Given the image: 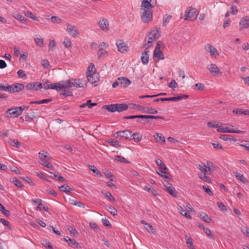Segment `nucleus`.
<instances>
[{
  "label": "nucleus",
  "instance_id": "423d86ee",
  "mask_svg": "<svg viewBox=\"0 0 249 249\" xmlns=\"http://www.w3.org/2000/svg\"><path fill=\"white\" fill-rule=\"evenodd\" d=\"M116 45L118 51L122 53H125L128 52L129 47L122 40L119 39L116 41Z\"/></svg>",
  "mask_w": 249,
  "mask_h": 249
},
{
  "label": "nucleus",
  "instance_id": "4468645a",
  "mask_svg": "<svg viewBox=\"0 0 249 249\" xmlns=\"http://www.w3.org/2000/svg\"><path fill=\"white\" fill-rule=\"evenodd\" d=\"M67 31L70 35L72 36L73 37H75L79 34L78 30L76 26L70 24H67Z\"/></svg>",
  "mask_w": 249,
  "mask_h": 249
},
{
  "label": "nucleus",
  "instance_id": "13d9d810",
  "mask_svg": "<svg viewBox=\"0 0 249 249\" xmlns=\"http://www.w3.org/2000/svg\"><path fill=\"white\" fill-rule=\"evenodd\" d=\"M195 89L199 91H203L205 88L204 85L202 83H196L195 85Z\"/></svg>",
  "mask_w": 249,
  "mask_h": 249
},
{
  "label": "nucleus",
  "instance_id": "4be33fe9",
  "mask_svg": "<svg viewBox=\"0 0 249 249\" xmlns=\"http://www.w3.org/2000/svg\"><path fill=\"white\" fill-rule=\"evenodd\" d=\"M64 240L68 243L69 245L72 248H77L78 244L73 239L66 236L64 238Z\"/></svg>",
  "mask_w": 249,
  "mask_h": 249
},
{
  "label": "nucleus",
  "instance_id": "4d7b16f0",
  "mask_svg": "<svg viewBox=\"0 0 249 249\" xmlns=\"http://www.w3.org/2000/svg\"><path fill=\"white\" fill-rule=\"evenodd\" d=\"M108 210L112 215L115 216L117 215V211L114 207L111 206H109Z\"/></svg>",
  "mask_w": 249,
  "mask_h": 249
},
{
  "label": "nucleus",
  "instance_id": "a19ab883",
  "mask_svg": "<svg viewBox=\"0 0 249 249\" xmlns=\"http://www.w3.org/2000/svg\"><path fill=\"white\" fill-rule=\"evenodd\" d=\"M0 211L6 216L8 217L10 214V212L0 203Z\"/></svg>",
  "mask_w": 249,
  "mask_h": 249
},
{
  "label": "nucleus",
  "instance_id": "9d476101",
  "mask_svg": "<svg viewBox=\"0 0 249 249\" xmlns=\"http://www.w3.org/2000/svg\"><path fill=\"white\" fill-rule=\"evenodd\" d=\"M9 92L15 93L22 91L25 88V86L21 83H16L10 85Z\"/></svg>",
  "mask_w": 249,
  "mask_h": 249
},
{
  "label": "nucleus",
  "instance_id": "0e129e2a",
  "mask_svg": "<svg viewBox=\"0 0 249 249\" xmlns=\"http://www.w3.org/2000/svg\"><path fill=\"white\" fill-rule=\"evenodd\" d=\"M64 46L66 48H69L71 47V43L70 39L66 38L63 42Z\"/></svg>",
  "mask_w": 249,
  "mask_h": 249
},
{
  "label": "nucleus",
  "instance_id": "412c9836",
  "mask_svg": "<svg viewBox=\"0 0 249 249\" xmlns=\"http://www.w3.org/2000/svg\"><path fill=\"white\" fill-rule=\"evenodd\" d=\"M149 52L148 51H145L144 52L142 53L141 59L143 65H146L149 62Z\"/></svg>",
  "mask_w": 249,
  "mask_h": 249
},
{
  "label": "nucleus",
  "instance_id": "5fc2aeb1",
  "mask_svg": "<svg viewBox=\"0 0 249 249\" xmlns=\"http://www.w3.org/2000/svg\"><path fill=\"white\" fill-rule=\"evenodd\" d=\"M174 97V102H177L179 100H181L182 99H186L188 97V95L186 94H181L180 95L178 96L177 97Z\"/></svg>",
  "mask_w": 249,
  "mask_h": 249
},
{
  "label": "nucleus",
  "instance_id": "6ab92c4d",
  "mask_svg": "<svg viewBox=\"0 0 249 249\" xmlns=\"http://www.w3.org/2000/svg\"><path fill=\"white\" fill-rule=\"evenodd\" d=\"M118 80L119 81L121 87L123 88H126L131 83V81L126 77H119Z\"/></svg>",
  "mask_w": 249,
  "mask_h": 249
},
{
  "label": "nucleus",
  "instance_id": "c9c22d12",
  "mask_svg": "<svg viewBox=\"0 0 249 249\" xmlns=\"http://www.w3.org/2000/svg\"><path fill=\"white\" fill-rule=\"evenodd\" d=\"M155 162L157 165L160 167V169H163V170H167V168L166 167L165 164L161 161V160H156Z\"/></svg>",
  "mask_w": 249,
  "mask_h": 249
},
{
  "label": "nucleus",
  "instance_id": "0eeeda50",
  "mask_svg": "<svg viewBox=\"0 0 249 249\" xmlns=\"http://www.w3.org/2000/svg\"><path fill=\"white\" fill-rule=\"evenodd\" d=\"M56 84V90L60 91L63 89H69L71 87V79L55 83Z\"/></svg>",
  "mask_w": 249,
  "mask_h": 249
},
{
  "label": "nucleus",
  "instance_id": "6e6552de",
  "mask_svg": "<svg viewBox=\"0 0 249 249\" xmlns=\"http://www.w3.org/2000/svg\"><path fill=\"white\" fill-rule=\"evenodd\" d=\"M207 68L213 76H216L222 74V71L215 64L208 65Z\"/></svg>",
  "mask_w": 249,
  "mask_h": 249
},
{
  "label": "nucleus",
  "instance_id": "7c9ffc66",
  "mask_svg": "<svg viewBox=\"0 0 249 249\" xmlns=\"http://www.w3.org/2000/svg\"><path fill=\"white\" fill-rule=\"evenodd\" d=\"M59 189L61 192L66 193H69L72 191V189L67 184L59 186Z\"/></svg>",
  "mask_w": 249,
  "mask_h": 249
},
{
  "label": "nucleus",
  "instance_id": "7ed1b4c3",
  "mask_svg": "<svg viewBox=\"0 0 249 249\" xmlns=\"http://www.w3.org/2000/svg\"><path fill=\"white\" fill-rule=\"evenodd\" d=\"M227 124H219L218 125L217 131L218 132L221 133H233L237 134H245L246 131L242 130H236L232 129H231L230 127L226 126Z\"/></svg>",
  "mask_w": 249,
  "mask_h": 249
},
{
  "label": "nucleus",
  "instance_id": "20e7f679",
  "mask_svg": "<svg viewBox=\"0 0 249 249\" xmlns=\"http://www.w3.org/2000/svg\"><path fill=\"white\" fill-rule=\"evenodd\" d=\"M198 12L196 8H189L185 13L184 19L186 20H194L196 18Z\"/></svg>",
  "mask_w": 249,
  "mask_h": 249
},
{
  "label": "nucleus",
  "instance_id": "f257e3e1",
  "mask_svg": "<svg viewBox=\"0 0 249 249\" xmlns=\"http://www.w3.org/2000/svg\"><path fill=\"white\" fill-rule=\"evenodd\" d=\"M154 6L146 0H142L141 5V18L142 21L144 23H148L153 18V11Z\"/></svg>",
  "mask_w": 249,
  "mask_h": 249
},
{
  "label": "nucleus",
  "instance_id": "69168bd1",
  "mask_svg": "<svg viewBox=\"0 0 249 249\" xmlns=\"http://www.w3.org/2000/svg\"><path fill=\"white\" fill-rule=\"evenodd\" d=\"M18 76L20 78H27V75L22 70H19L17 72Z\"/></svg>",
  "mask_w": 249,
  "mask_h": 249
},
{
  "label": "nucleus",
  "instance_id": "1a4fd4ad",
  "mask_svg": "<svg viewBox=\"0 0 249 249\" xmlns=\"http://www.w3.org/2000/svg\"><path fill=\"white\" fill-rule=\"evenodd\" d=\"M129 105L136 107L137 108H139L141 110H142L144 113H150L152 114H155L158 113L157 110L152 107H143L142 106L136 105L135 104H130Z\"/></svg>",
  "mask_w": 249,
  "mask_h": 249
},
{
  "label": "nucleus",
  "instance_id": "ddd939ff",
  "mask_svg": "<svg viewBox=\"0 0 249 249\" xmlns=\"http://www.w3.org/2000/svg\"><path fill=\"white\" fill-rule=\"evenodd\" d=\"M205 49L207 52L210 53L212 57H216V56L219 55L217 49L210 44H207L205 46Z\"/></svg>",
  "mask_w": 249,
  "mask_h": 249
},
{
  "label": "nucleus",
  "instance_id": "e2e57ef3",
  "mask_svg": "<svg viewBox=\"0 0 249 249\" xmlns=\"http://www.w3.org/2000/svg\"><path fill=\"white\" fill-rule=\"evenodd\" d=\"M0 221L1 223H2L5 226H6V229H11V227L9 225V222L5 220V219L4 218H0Z\"/></svg>",
  "mask_w": 249,
  "mask_h": 249
},
{
  "label": "nucleus",
  "instance_id": "8fccbe9b",
  "mask_svg": "<svg viewBox=\"0 0 249 249\" xmlns=\"http://www.w3.org/2000/svg\"><path fill=\"white\" fill-rule=\"evenodd\" d=\"M95 66L93 64L91 63L90 65L88 68V71L87 72V75L92 74V73H95L93 71H94Z\"/></svg>",
  "mask_w": 249,
  "mask_h": 249
},
{
  "label": "nucleus",
  "instance_id": "c756f323",
  "mask_svg": "<svg viewBox=\"0 0 249 249\" xmlns=\"http://www.w3.org/2000/svg\"><path fill=\"white\" fill-rule=\"evenodd\" d=\"M10 181L14 183L16 186L19 188H22L23 186V185L21 181L17 179L16 178H10Z\"/></svg>",
  "mask_w": 249,
  "mask_h": 249
},
{
  "label": "nucleus",
  "instance_id": "473e14b6",
  "mask_svg": "<svg viewBox=\"0 0 249 249\" xmlns=\"http://www.w3.org/2000/svg\"><path fill=\"white\" fill-rule=\"evenodd\" d=\"M132 136V140H134L135 142H139L142 139V136L139 133H131Z\"/></svg>",
  "mask_w": 249,
  "mask_h": 249
},
{
  "label": "nucleus",
  "instance_id": "f8f14e48",
  "mask_svg": "<svg viewBox=\"0 0 249 249\" xmlns=\"http://www.w3.org/2000/svg\"><path fill=\"white\" fill-rule=\"evenodd\" d=\"M38 116L37 114V109L33 110L31 109L30 112H28L24 117V119L26 121L31 122L34 119L36 118Z\"/></svg>",
  "mask_w": 249,
  "mask_h": 249
},
{
  "label": "nucleus",
  "instance_id": "680f3d73",
  "mask_svg": "<svg viewBox=\"0 0 249 249\" xmlns=\"http://www.w3.org/2000/svg\"><path fill=\"white\" fill-rule=\"evenodd\" d=\"M145 190H146L148 192L151 193L154 196H157L158 195L157 190H155L154 188H149L148 187H145Z\"/></svg>",
  "mask_w": 249,
  "mask_h": 249
},
{
  "label": "nucleus",
  "instance_id": "37998d69",
  "mask_svg": "<svg viewBox=\"0 0 249 249\" xmlns=\"http://www.w3.org/2000/svg\"><path fill=\"white\" fill-rule=\"evenodd\" d=\"M89 226L90 228L94 230V232H99L101 231L96 223L91 222L89 223Z\"/></svg>",
  "mask_w": 249,
  "mask_h": 249
},
{
  "label": "nucleus",
  "instance_id": "f704fd0d",
  "mask_svg": "<svg viewBox=\"0 0 249 249\" xmlns=\"http://www.w3.org/2000/svg\"><path fill=\"white\" fill-rule=\"evenodd\" d=\"M154 137L158 142L163 143L165 142V137L163 136H160L159 133H156L154 135Z\"/></svg>",
  "mask_w": 249,
  "mask_h": 249
},
{
  "label": "nucleus",
  "instance_id": "338daca9",
  "mask_svg": "<svg viewBox=\"0 0 249 249\" xmlns=\"http://www.w3.org/2000/svg\"><path fill=\"white\" fill-rule=\"evenodd\" d=\"M203 189L205 190V192L210 196H213V193L207 185H203L202 186Z\"/></svg>",
  "mask_w": 249,
  "mask_h": 249
},
{
  "label": "nucleus",
  "instance_id": "dca6fc26",
  "mask_svg": "<svg viewBox=\"0 0 249 249\" xmlns=\"http://www.w3.org/2000/svg\"><path fill=\"white\" fill-rule=\"evenodd\" d=\"M240 30L248 28L249 27V17H244L240 19L239 22Z\"/></svg>",
  "mask_w": 249,
  "mask_h": 249
},
{
  "label": "nucleus",
  "instance_id": "49530a36",
  "mask_svg": "<svg viewBox=\"0 0 249 249\" xmlns=\"http://www.w3.org/2000/svg\"><path fill=\"white\" fill-rule=\"evenodd\" d=\"M172 18V16L168 15H166L164 16L163 18V26H165L170 21Z\"/></svg>",
  "mask_w": 249,
  "mask_h": 249
},
{
  "label": "nucleus",
  "instance_id": "3c124183",
  "mask_svg": "<svg viewBox=\"0 0 249 249\" xmlns=\"http://www.w3.org/2000/svg\"><path fill=\"white\" fill-rule=\"evenodd\" d=\"M25 15L30 18L33 19L34 20L37 21L38 20V18L36 16L34 15L30 11H27L25 13Z\"/></svg>",
  "mask_w": 249,
  "mask_h": 249
},
{
  "label": "nucleus",
  "instance_id": "6e6d98bb",
  "mask_svg": "<svg viewBox=\"0 0 249 249\" xmlns=\"http://www.w3.org/2000/svg\"><path fill=\"white\" fill-rule=\"evenodd\" d=\"M10 88V87L9 85H4L1 83H0V90L1 91L9 92Z\"/></svg>",
  "mask_w": 249,
  "mask_h": 249
},
{
  "label": "nucleus",
  "instance_id": "cd10ccee",
  "mask_svg": "<svg viewBox=\"0 0 249 249\" xmlns=\"http://www.w3.org/2000/svg\"><path fill=\"white\" fill-rule=\"evenodd\" d=\"M158 31H153L149 33L148 38L149 40H156L158 38Z\"/></svg>",
  "mask_w": 249,
  "mask_h": 249
},
{
  "label": "nucleus",
  "instance_id": "bf43d9fd",
  "mask_svg": "<svg viewBox=\"0 0 249 249\" xmlns=\"http://www.w3.org/2000/svg\"><path fill=\"white\" fill-rule=\"evenodd\" d=\"M10 144L13 146H15L17 148H19L20 146L19 142L16 140H10Z\"/></svg>",
  "mask_w": 249,
  "mask_h": 249
},
{
  "label": "nucleus",
  "instance_id": "393cba45",
  "mask_svg": "<svg viewBox=\"0 0 249 249\" xmlns=\"http://www.w3.org/2000/svg\"><path fill=\"white\" fill-rule=\"evenodd\" d=\"M102 194L104 195V196L107 198L109 201L111 202L116 201V199L112 196L110 192L106 191H102Z\"/></svg>",
  "mask_w": 249,
  "mask_h": 249
},
{
  "label": "nucleus",
  "instance_id": "052dcab7",
  "mask_svg": "<svg viewBox=\"0 0 249 249\" xmlns=\"http://www.w3.org/2000/svg\"><path fill=\"white\" fill-rule=\"evenodd\" d=\"M219 123L216 122H214V123L209 122L207 123V126L209 127H213V128H217L219 125Z\"/></svg>",
  "mask_w": 249,
  "mask_h": 249
},
{
  "label": "nucleus",
  "instance_id": "a211bd4d",
  "mask_svg": "<svg viewBox=\"0 0 249 249\" xmlns=\"http://www.w3.org/2000/svg\"><path fill=\"white\" fill-rule=\"evenodd\" d=\"M88 80L91 84L97 82L99 79V74L98 73H92V74L87 75Z\"/></svg>",
  "mask_w": 249,
  "mask_h": 249
},
{
  "label": "nucleus",
  "instance_id": "c85d7f7f",
  "mask_svg": "<svg viewBox=\"0 0 249 249\" xmlns=\"http://www.w3.org/2000/svg\"><path fill=\"white\" fill-rule=\"evenodd\" d=\"M154 57L158 58L161 60H163L164 59V56L163 53L160 51H154Z\"/></svg>",
  "mask_w": 249,
  "mask_h": 249
},
{
  "label": "nucleus",
  "instance_id": "f03ea898",
  "mask_svg": "<svg viewBox=\"0 0 249 249\" xmlns=\"http://www.w3.org/2000/svg\"><path fill=\"white\" fill-rule=\"evenodd\" d=\"M103 108L109 112H114L115 111H118L120 112L126 110L128 108V105L124 103L114 104L109 105H104Z\"/></svg>",
  "mask_w": 249,
  "mask_h": 249
},
{
  "label": "nucleus",
  "instance_id": "72a5a7b5",
  "mask_svg": "<svg viewBox=\"0 0 249 249\" xmlns=\"http://www.w3.org/2000/svg\"><path fill=\"white\" fill-rule=\"evenodd\" d=\"M185 239L187 240L186 244L187 247L190 249H196L194 247L192 238L189 237L187 235H185Z\"/></svg>",
  "mask_w": 249,
  "mask_h": 249
},
{
  "label": "nucleus",
  "instance_id": "774afa93",
  "mask_svg": "<svg viewBox=\"0 0 249 249\" xmlns=\"http://www.w3.org/2000/svg\"><path fill=\"white\" fill-rule=\"evenodd\" d=\"M104 174L107 178H110V181H113L114 180L113 175L110 171H107L104 172Z\"/></svg>",
  "mask_w": 249,
  "mask_h": 249
},
{
  "label": "nucleus",
  "instance_id": "2eb2a0df",
  "mask_svg": "<svg viewBox=\"0 0 249 249\" xmlns=\"http://www.w3.org/2000/svg\"><path fill=\"white\" fill-rule=\"evenodd\" d=\"M71 87L76 88H85V83H83V80L81 79H71Z\"/></svg>",
  "mask_w": 249,
  "mask_h": 249
},
{
  "label": "nucleus",
  "instance_id": "603ef678",
  "mask_svg": "<svg viewBox=\"0 0 249 249\" xmlns=\"http://www.w3.org/2000/svg\"><path fill=\"white\" fill-rule=\"evenodd\" d=\"M165 171V170H163V169H160V172H158V173L160 177L165 178H168L169 174L168 173L166 172Z\"/></svg>",
  "mask_w": 249,
  "mask_h": 249
},
{
  "label": "nucleus",
  "instance_id": "de8ad7c7",
  "mask_svg": "<svg viewBox=\"0 0 249 249\" xmlns=\"http://www.w3.org/2000/svg\"><path fill=\"white\" fill-rule=\"evenodd\" d=\"M199 177L203 181L207 182H210L211 181V178L206 175V174H200Z\"/></svg>",
  "mask_w": 249,
  "mask_h": 249
},
{
  "label": "nucleus",
  "instance_id": "39448f33",
  "mask_svg": "<svg viewBox=\"0 0 249 249\" xmlns=\"http://www.w3.org/2000/svg\"><path fill=\"white\" fill-rule=\"evenodd\" d=\"M132 132L129 130L126 129L124 131H120L116 132L115 136L116 137H120L121 139L124 140H131Z\"/></svg>",
  "mask_w": 249,
  "mask_h": 249
},
{
  "label": "nucleus",
  "instance_id": "ea45409f",
  "mask_svg": "<svg viewBox=\"0 0 249 249\" xmlns=\"http://www.w3.org/2000/svg\"><path fill=\"white\" fill-rule=\"evenodd\" d=\"M56 83H53L52 84L49 85L47 84H43L42 85V88H43L45 89H55L56 90Z\"/></svg>",
  "mask_w": 249,
  "mask_h": 249
},
{
  "label": "nucleus",
  "instance_id": "9b49d317",
  "mask_svg": "<svg viewBox=\"0 0 249 249\" xmlns=\"http://www.w3.org/2000/svg\"><path fill=\"white\" fill-rule=\"evenodd\" d=\"M25 88L28 90H37L42 88V84L38 82L30 83H28Z\"/></svg>",
  "mask_w": 249,
  "mask_h": 249
},
{
  "label": "nucleus",
  "instance_id": "b1692460",
  "mask_svg": "<svg viewBox=\"0 0 249 249\" xmlns=\"http://www.w3.org/2000/svg\"><path fill=\"white\" fill-rule=\"evenodd\" d=\"M165 190L172 196L176 197L177 196L176 191L174 187L172 186H165Z\"/></svg>",
  "mask_w": 249,
  "mask_h": 249
},
{
  "label": "nucleus",
  "instance_id": "79ce46f5",
  "mask_svg": "<svg viewBox=\"0 0 249 249\" xmlns=\"http://www.w3.org/2000/svg\"><path fill=\"white\" fill-rule=\"evenodd\" d=\"M197 168L199 169L203 174H207L208 171L206 165L204 163L199 164L196 165Z\"/></svg>",
  "mask_w": 249,
  "mask_h": 249
},
{
  "label": "nucleus",
  "instance_id": "5701e85b",
  "mask_svg": "<svg viewBox=\"0 0 249 249\" xmlns=\"http://www.w3.org/2000/svg\"><path fill=\"white\" fill-rule=\"evenodd\" d=\"M141 223L143 225L145 229L148 232H151L152 233H154V232H155V231H154V229L153 227L149 224H147L145 221L142 220Z\"/></svg>",
  "mask_w": 249,
  "mask_h": 249
},
{
  "label": "nucleus",
  "instance_id": "aec40b11",
  "mask_svg": "<svg viewBox=\"0 0 249 249\" xmlns=\"http://www.w3.org/2000/svg\"><path fill=\"white\" fill-rule=\"evenodd\" d=\"M8 113L14 117H17L21 114L20 110H19L18 107H15L8 109L6 111L5 114Z\"/></svg>",
  "mask_w": 249,
  "mask_h": 249
},
{
  "label": "nucleus",
  "instance_id": "e433bc0d",
  "mask_svg": "<svg viewBox=\"0 0 249 249\" xmlns=\"http://www.w3.org/2000/svg\"><path fill=\"white\" fill-rule=\"evenodd\" d=\"M97 55L98 58H100L101 57H107V52L104 49H99L97 52Z\"/></svg>",
  "mask_w": 249,
  "mask_h": 249
},
{
  "label": "nucleus",
  "instance_id": "4c0bfd02",
  "mask_svg": "<svg viewBox=\"0 0 249 249\" xmlns=\"http://www.w3.org/2000/svg\"><path fill=\"white\" fill-rule=\"evenodd\" d=\"M234 174L235 177L243 183H246L248 181L247 179L244 177V176L240 173L236 172L234 173Z\"/></svg>",
  "mask_w": 249,
  "mask_h": 249
},
{
  "label": "nucleus",
  "instance_id": "2f4dec72",
  "mask_svg": "<svg viewBox=\"0 0 249 249\" xmlns=\"http://www.w3.org/2000/svg\"><path fill=\"white\" fill-rule=\"evenodd\" d=\"M199 217L207 223H209L212 221V219L209 217L205 213H201L199 214Z\"/></svg>",
  "mask_w": 249,
  "mask_h": 249
},
{
  "label": "nucleus",
  "instance_id": "a18cd8bd",
  "mask_svg": "<svg viewBox=\"0 0 249 249\" xmlns=\"http://www.w3.org/2000/svg\"><path fill=\"white\" fill-rule=\"evenodd\" d=\"M89 169L99 177H102L101 172L94 165H89Z\"/></svg>",
  "mask_w": 249,
  "mask_h": 249
},
{
  "label": "nucleus",
  "instance_id": "f3484780",
  "mask_svg": "<svg viewBox=\"0 0 249 249\" xmlns=\"http://www.w3.org/2000/svg\"><path fill=\"white\" fill-rule=\"evenodd\" d=\"M98 24L100 28L103 31H107L109 29V24L107 20L103 18L98 22Z\"/></svg>",
  "mask_w": 249,
  "mask_h": 249
},
{
  "label": "nucleus",
  "instance_id": "a878e982",
  "mask_svg": "<svg viewBox=\"0 0 249 249\" xmlns=\"http://www.w3.org/2000/svg\"><path fill=\"white\" fill-rule=\"evenodd\" d=\"M35 41L38 46L41 47L43 46V40L40 35H37L35 36Z\"/></svg>",
  "mask_w": 249,
  "mask_h": 249
},
{
  "label": "nucleus",
  "instance_id": "864d4df0",
  "mask_svg": "<svg viewBox=\"0 0 249 249\" xmlns=\"http://www.w3.org/2000/svg\"><path fill=\"white\" fill-rule=\"evenodd\" d=\"M41 164L52 170H54L53 166L52 164L50 163L47 160H45V161L41 162Z\"/></svg>",
  "mask_w": 249,
  "mask_h": 249
},
{
  "label": "nucleus",
  "instance_id": "09e8293b",
  "mask_svg": "<svg viewBox=\"0 0 249 249\" xmlns=\"http://www.w3.org/2000/svg\"><path fill=\"white\" fill-rule=\"evenodd\" d=\"M115 160L122 163H129L124 157L121 156H116L115 157Z\"/></svg>",
  "mask_w": 249,
  "mask_h": 249
},
{
  "label": "nucleus",
  "instance_id": "c03bdc74",
  "mask_svg": "<svg viewBox=\"0 0 249 249\" xmlns=\"http://www.w3.org/2000/svg\"><path fill=\"white\" fill-rule=\"evenodd\" d=\"M206 167L208 172H213L215 168V166H214L213 163L210 161H207Z\"/></svg>",
  "mask_w": 249,
  "mask_h": 249
},
{
  "label": "nucleus",
  "instance_id": "bb28decb",
  "mask_svg": "<svg viewBox=\"0 0 249 249\" xmlns=\"http://www.w3.org/2000/svg\"><path fill=\"white\" fill-rule=\"evenodd\" d=\"M40 243L47 249H53L51 243L48 240L45 239H41L40 240Z\"/></svg>",
  "mask_w": 249,
  "mask_h": 249
},
{
  "label": "nucleus",
  "instance_id": "58836bf2",
  "mask_svg": "<svg viewBox=\"0 0 249 249\" xmlns=\"http://www.w3.org/2000/svg\"><path fill=\"white\" fill-rule=\"evenodd\" d=\"M13 17L16 19L19 20L22 23H24L26 21H27V19L26 18L24 17L19 15V14H14L13 15Z\"/></svg>",
  "mask_w": 249,
  "mask_h": 249
}]
</instances>
